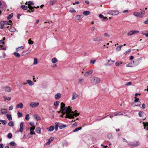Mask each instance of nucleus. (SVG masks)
Wrapping results in <instances>:
<instances>
[{"label":"nucleus","mask_w":148,"mask_h":148,"mask_svg":"<svg viewBox=\"0 0 148 148\" xmlns=\"http://www.w3.org/2000/svg\"><path fill=\"white\" fill-rule=\"evenodd\" d=\"M7 137L9 138H11L12 137V134L10 133L8 134L7 135Z\"/></svg>","instance_id":"nucleus-44"},{"label":"nucleus","mask_w":148,"mask_h":148,"mask_svg":"<svg viewBox=\"0 0 148 148\" xmlns=\"http://www.w3.org/2000/svg\"><path fill=\"white\" fill-rule=\"evenodd\" d=\"M28 50H26L25 51H23L21 53V55L22 56H25L27 54L29 53H27V51H28Z\"/></svg>","instance_id":"nucleus-25"},{"label":"nucleus","mask_w":148,"mask_h":148,"mask_svg":"<svg viewBox=\"0 0 148 148\" xmlns=\"http://www.w3.org/2000/svg\"><path fill=\"white\" fill-rule=\"evenodd\" d=\"M8 125L10 127H12L14 125V123L13 121H11L9 122Z\"/></svg>","instance_id":"nucleus-28"},{"label":"nucleus","mask_w":148,"mask_h":148,"mask_svg":"<svg viewBox=\"0 0 148 148\" xmlns=\"http://www.w3.org/2000/svg\"><path fill=\"white\" fill-rule=\"evenodd\" d=\"M60 102L59 101H56L54 103V105L55 106H57L59 104Z\"/></svg>","instance_id":"nucleus-50"},{"label":"nucleus","mask_w":148,"mask_h":148,"mask_svg":"<svg viewBox=\"0 0 148 148\" xmlns=\"http://www.w3.org/2000/svg\"><path fill=\"white\" fill-rule=\"evenodd\" d=\"M56 1H52L50 2V5H53L55 3H56Z\"/></svg>","instance_id":"nucleus-52"},{"label":"nucleus","mask_w":148,"mask_h":148,"mask_svg":"<svg viewBox=\"0 0 148 148\" xmlns=\"http://www.w3.org/2000/svg\"><path fill=\"white\" fill-rule=\"evenodd\" d=\"M8 21H1L0 22V25H4V26L8 24Z\"/></svg>","instance_id":"nucleus-16"},{"label":"nucleus","mask_w":148,"mask_h":148,"mask_svg":"<svg viewBox=\"0 0 148 148\" xmlns=\"http://www.w3.org/2000/svg\"><path fill=\"white\" fill-rule=\"evenodd\" d=\"M13 15V13H11L7 17V18L9 20L12 17Z\"/></svg>","instance_id":"nucleus-37"},{"label":"nucleus","mask_w":148,"mask_h":148,"mask_svg":"<svg viewBox=\"0 0 148 148\" xmlns=\"http://www.w3.org/2000/svg\"><path fill=\"white\" fill-rule=\"evenodd\" d=\"M9 30L11 32H14L16 30L14 27H12L9 29Z\"/></svg>","instance_id":"nucleus-36"},{"label":"nucleus","mask_w":148,"mask_h":148,"mask_svg":"<svg viewBox=\"0 0 148 148\" xmlns=\"http://www.w3.org/2000/svg\"><path fill=\"white\" fill-rule=\"evenodd\" d=\"M17 114L18 116L19 117H21L23 116L22 114L21 113H20L19 111L18 112Z\"/></svg>","instance_id":"nucleus-43"},{"label":"nucleus","mask_w":148,"mask_h":148,"mask_svg":"<svg viewBox=\"0 0 148 148\" xmlns=\"http://www.w3.org/2000/svg\"><path fill=\"white\" fill-rule=\"evenodd\" d=\"M6 54L4 52L0 51V58H5Z\"/></svg>","instance_id":"nucleus-13"},{"label":"nucleus","mask_w":148,"mask_h":148,"mask_svg":"<svg viewBox=\"0 0 148 148\" xmlns=\"http://www.w3.org/2000/svg\"><path fill=\"white\" fill-rule=\"evenodd\" d=\"M0 122H1L2 124H3V125H5L6 123V122L5 121L1 120L0 121Z\"/></svg>","instance_id":"nucleus-40"},{"label":"nucleus","mask_w":148,"mask_h":148,"mask_svg":"<svg viewBox=\"0 0 148 148\" xmlns=\"http://www.w3.org/2000/svg\"><path fill=\"white\" fill-rule=\"evenodd\" d=\"M82 129V127H79L76 128L73 131V132H76L80 130H81Z\"/></svg>","instance_id":"nucleus-26"},{"label":"nucleus","mask_w":148,"mask_h":148,"mask_svg":"<svg viewBox=\"0 0 148 148\" xmlns=\"http://www.w3.org/2000/svg\"><path fill=\"white\" fill-rule=\"evenodd\" d=\"M92 72L93 71L92 70H89L85 73L84 75L86 76H88L89 75L91 74Z\"/></svg>","instance_id":"nucleus-7"},{"label":"nucleus","mask_w":148,"mask_h":148,"mask_svg":"<svg viewBox=\"0 0 148 148\" xmlns=\"http://www.w3.org/2000/svg\"><path fill=\"white\" fill-rule=\"evenodd\" d=\"M37 58H34V64L36 65L37 63Z\"/></svg>","instance_id":"nucleus-45"},{"label":"nucleus","mask_w":148,"mask_h":148,"mask_svg":"<svg viewBox=\"0 0 148 148\" xmlns=\"http://www.w3.org/2000/svg\"><path fill=\"white\" fill-rule=\"evenodd\" d=\"M132 84V82H129L126 83L125 85L126 86H128L131 85Z\"/></svg>","instance_id":"nucleus-55"},{"label":"nucleus","mask_w":148,"mask_h":148,"mask_svg":"<svg viewBox=\"0 0 148 148\" xmlns=\"http://www.w3.org/2000/svg\"><path fill=\"white\" fill-rule=\"evenodd\" d=\"M123 114L121 112H118L117 113H115L114 114V116H120V115H122Z\"/></svg>","instance_id":"nucleus-38"},{"label":"nucleus","mask_w":148,"mask_h":148,"mask_svg":"<svg viewBox=\"0 0 148 148\" xmlns=\"http://www.w3.org/2000/svg\"><path fill=\"white\" fill-rule=\"evenodd\" d=\"M29 44H33L34 43V41H32L31 39H29L28 40V42Z\"/></svg>","instance_id":"nucleus-42"},{"label":"nucleus","mask_w":148,"mask_h":148,"mask_svg":"<svg viewBox=\"0 0 148 148\" xmlns=\"http://www.w3.org/2000/svg\"><path fill=\"white\" fill-rule=\"evenodd\" d=\"M0 115L5 114L7 113V110L5 109H2L1 110Z\"/></svg>","instance_id":"nucleus-12"},{"label":"nucleus","mask_w":148,"mask_h":148,"mask_svg":"<svg viewBox=\"0 0 148 148\" xmlns=\"http://www.w3.org/2000/svg\"><path fill=\"white\" fill-rule=\"evenodd\" d=\"M136 62L133 61V64H132V62H130V63L127 64L126 65V66L127 67H133V66H135V65H136V64L135 65V64H134V63Z\"/></svg>","instance_id":"nucleus-8"},{"label":"nucleus","mask_w":148,"mask_h":148,"mask_svg":"<svg viewBox=\"0 0 148 148\" xmlns=\"http://www.w3.org/2000/svg\"><path fill=\"white\" fill-rule=\"evenodd\" d=\"M20 128L19 131L21 132H22L23 130V123H21L20 124Z\"/></svg>","instance_id":"nucleus-15"},{"label":"nucleus","mask_w":148,"mask_h":148,"mask_svg":"<svg viewBox=\"0 0 148 148\" xmlns=\"http://www.w3.org/2000/svg\"><path fill=\"white\" fill-rule=\"evenodd\" d=\"M54 139L53 138V137H51L49 139L48 141L50 143L51 141H52Z\"/></svg>","instance_id":"nucleus-58"},{"label":"nucleus","mask_w":148,"mask_h":148,"mask_svg":"<svg viewBox=\"0 0 148 148\" xmlns=\"http://www.w3.org/2000/svg\"><path fill=\"white\" fill-rule=\"evenodd\" d=\"M61 94L60 93L56 94L55 96V98L56 99H60L61 97Z\"/></svg>","instance_id":"nucleus-14"},{"label":"nucleus","mask_w":148,"mask_h":148,"mask_svg":"<svg viewBox=\"0 0 148 148\" xmlns=\"http://www.w3.org/2000/svg\"><path fill=\"white\" fill-rule=\"evenodd\" d=\"M21 8L25 10H26L27 9V6L24 5H21Z\"/></svg>","instance_id":"nucleus-33"},{"label":"nucleus","mask_w":148,"mask_h":148,"mask_svg":"<svg viewBox=\"0 0 148 148\" xmlns=\"http://www.w3.org/2000/svg\"><path fill=\"white\" fill-rule=\"evenodd\" d=\"M78 96V95L75 92H73L72 97V100H73L75 99Z\"/></svg>","instance_id":"nucleus-11"},{"label":"nucleus","mask_w":148,"mask_h":148,"mask_svg":"<svg viewBox=\"0 0 148 148\" xmlns=\"http://www.w3.org/2000/svg\"><path fill=\"white\" fill-rule=\"evenodd\" d=\"M123 45H119L116 48V50L118 51H119L121 50V47H122Z\"/></svg>","instance_id":"nucleus-23"},{"label":"nucleus","mask_w":148,"mask_h":148,"mask_svg":"<svg viewBox=\"0 0 148 148\" xmlns=\"http://www.w3.org/2000/svg\"><path fill=\"white\" fill-rule=\"evenodd\" d=\"M9 121H10L12 120V118L11 115L7 114L6 115Z\"/></svg>","instance_id":"nucleus-27"},{"label":"nucleus","mask_w":148,"mask_h":148,"mask_svg":"<svg viewBox=\"0 0 148 148\" xmlns=\"http://www.w3.org/2000/svg\"><path fill=\"white\" fill-rule=\"evenodd\" d=\"M36 132L40 134L41 133V129L40 127H37L35 130Z\"/></svg>","instance_id":"nucleus-21"},{"label":"nucleus","mask_w":148,"mask_h":148,"mask_svg":"<svg viewBox=\"0 0 148 148\" xmlns=\"http://www.w3.org/2000/svg\"><path fill=\"white\" fill-rule=\"evenodd\" d=\"M54 127L53 126H51L47 128V129L49 132H51L53 131L54 130Z\"/></svg>","instance_id":"nucleus-20"},{"label":"nucleus","mask_w":148,"mask_h":148,"mask_svg":"<svg viewBox=\"0 0 148 148\" xmlns=\"http://www.w3.org/2000/svg\"><path fill=\"white\" fill-rule=\"evenodd\" d=\"M102 38L101 36L97 37V38H95L93 39V41H102Z\"/></svg>","instance_id":"nucleus-10"},{"label":"nucleus","mask_w":148,"mask_h":148,"mask_svg":"<svg viewBox=\"0 0 148 148\" xmlns=\"http://www.w3.org/2000/svg\"><path fill=\"white\" fill-rule=\"evenodd\" d=\"M58 62V60L56 58H53L52 60V62L53 63H55Z\"/></svg>","instance_id":"nucleus-35"},{"label":"nucleus","mask_w":148,"mask_h":148,"mask_svg":"<svg viewBox=\"0 0 148 148\" xmlns=\"http://www.w3.org/2000/svg\"><path fill=\"white\" fill-rule=\"evenodd\" d=\"M26 82L28 84L29 86H32L34 84L33 82L29 79L27 80Z\"/></svg>","instance_id":"nucleus-19"},{"label":"nucleus","mask_w":148,"mask_h":148,"mask_svg":"<svg viewBox=\"0 0 148 148\" xmlns=\"http://www.w3.org/2000/svg\"><path fill=\"white\" fill-rule=\"evenodd\" d=\"M145 11L144 10H141L139 13V17H142L145 14Z\"/></svg>","instance_id":"nucleus-9"},{"label":"nucleus","mask_w":148,"mask_h":148,"mask_svg":"<svg viewBox=\"0 0 148 148\" xmlns=\"http://www.w3.org/2000/svg\"><path fill=\"white\" fill-rule=\"evenodd\" d=\"M91 82L92 83L98 84L100 82V79L98 77H93L91 80Z\"/></svg>","instance_id":"nucleus-2"},{"label":"nucleus","mask_w":148,"mask_h":148,"mask_svg":"<svg viewBox=\"0 0 148 148\" xmlns=\"http://www.w3.org/2000/svg\"><path fill=\"white\" fill-rule=\"evenodd\" d=\"M138 14H139V13L138 12H135L134 13V14H133L134 16H136L139 17V16H138V15H139Z\"/></svg>","instance_id":"nucleus-46"},{"label":"nucleus","mask_w":148,"mask_h":148,"mask_svg":"<svg viewBox=\"0 0 148 148\" xmlns=\"http://www.w3.org/2000/svg\"><path fill=\"white\" fill-rule=\"evenodd\" d=\"M84 80L83 79H79L78 83L79 84H81L82 82Z\"/></svg>","instance_id":"nucleus-54"},{"label":"nucleus","mask_w":148,"mask_h":148,"mask_svg":"<svg viewBox=\"0 0 148 148\" xmlns=\"http://www.w3.org/2000/svg\"><path fill=\"white\" fill-rule=\"evenodd\" d=\"M29 115L28 114H27L25 117V119L27 121H29Z\"/></svg>","instance_id":"nucleus-41"},{"label":"nucleus","mask_w":148,"mask_h":148,"mask_svg":"<svg viewBox=\"0 0 148 148\" xmlns=\"http://www.w3.org/2000/svg\"><path fill=\"white\" fill-rule=\"evenodd\" d=\"M135 99L134 100L135 102H137L139 100V98H137L136 97H135Z\"/></svg>","instance_id":"nucleus-63"},{"label":"nucleus","mask_w":148,"mask_h":148,"mask_svg":"<svg viewBox=\"0 0 148 148\" xmlns=\"http://www.w3.org/2000/svg\"><path fill=\"white\" fill-rule=\"evenodd\" d=\"M35 126H32L31 128L30 131H34V130L35 129Z\"/></svg>","instance_id":"nucleus-57"},{"label":"nucleus","mask_w":148,"mask_h":148,"mask_svg":"<svg viewBox=\"0 0 148 148\" xmlns=\"http://www.w3.org/2000/svg\"><path fill=\"white\" fill-rule=\"evenodd\" d=\"M60 105V109L62 110V113L63 114L66 113L65 118L73 119L74 117L73 116L74 113V112L72 111L71 107L70 106H69L68 107H65V104L63 102H62Z\"/></svg>","instance_id":"nucleus-1"},{"label":"nucleus","mask_w":148,"mask_h":148,"mask_svg":"<svg viewBox=\"0 0 148 148\" xmlns=\"http://www.w3.org/2000/svg\"><path fill=\"white\" fill-rule=\"evenodd\" d=\"M34 119L38 120H39V119H38V116L36 115H34Z\"/></svg>","instance_id":"nucleus-62"},{"label":"nucleus","mask_w":148,"mask_h":148,"mask_svg":"<svg viewBox=\"0 0 148 148\" xmlns=\"http://www.w3.org/2000/svg\"><path fill=\"white\" fill-rule=\"evenodd\" d=\"M39 103H33L32 102L30 104V106L32 108H35L38 106Z\"/></svg>","instance_id":"nucleus-6"},{"label":"nucleus","mask_w":148,"mask_h":148,"mask_svg":"<svg viewBox=\"0 0 148 148\" xmlns=\"http://www.w3.org/2000/svg\"><path fill=\"white\" fill-rule=\"evenodd\" d=\"M143 114V113L141 111H140L138 113L139 116L140 117H142V115Z\"/></svg>","instance_id":"nucleus-48"},{"label":"nucleus","mask_w":148,"mask_h":148,"mask_svg":"<svg viewBox=\"0 0 148 148\" xmlns=\"http://www.w3.org/2000/svg\"><path fill=\"white\" fill-rule=\"evenodd\" d=\"M83 14L85 15H88L90 14V12L89 11H85L83 12Z\"/></svg>","instance_id":"nucleus-32"},{"label":"nucleus","mask_w":148,"mask_h":148,"mask_svg":"<svg viewBox=\"0 0 148 148\" xmlns=\"http://www.w3.org/2000/svg\"><path fill=\"white\" fill-rule=\"evenodd\" d=\"M28 3L29 5H34V3H33L32 1H29L28 2Z\"/></svg>","instance_id":"nucleus-56"},{"label":"nucleus","mask_w":148,"mask_h":148,"mask_svg":"<svg viewBox=\"0 0 148 148\" xmlns=\"http://www.w3.org/2000/svg\"><path fill=\"white\" fill-rule=\"evenodd\" d=\"M75 112L76 113H75L74 114L73 116H78V115H79V114L78 113H77V110H75Z\"/></svg>","instance_id":"nucleus-53"},{"label":"nucleus","mask_w":148,"mask_h":148,"mask_svg":"<svg viewBox=\"0 0 148 148\" xmlns=\"http://www.w3.org/2000/svg\"><path fill=\"white\" fill-rule=\"evenodd\" d=\"M0 46L1 47V49L5 50H6V48L5 47L2 45H0Z\"/></svg>","instance_id":"nucleus-49"},{"label":"nucleus","mask_w":148,"mask_h":148,"mask_svg":"<svg viewBox=\"0 0 148 148\" xmlns=\"http://www.w3.org/2000/svg\"><path fill=\"white\" fill-rule=\"evenodd\" d=\"M3 97L4 99H6L8 101H10L11 99V98L10 97H7L5 96H3Z\"/></svg>","instance_id":"nucleus-47"},{"label":"nucleus","mask_w":148,"mask_h":148,"mask_svg":"<svg viewBox=\"0 0 148 148\" xmlns=\"http://www.w3.org/2000/svg\"><path fill=\"white\" fill-rule=\"evenodd\" d=\"M23 104L22 103H20L19 104H17L16 106V108H23Z\"/></svg>","instance_id":"nucleus-18"},{"label":"nucleus","mask_w":148,"mask_h":148,"mask_svg":"<svg viewBox=\"0 0 148 148\" xmlns=\"http://www.w3.org/2000/svg\"><path fill=\"white\" fill-rule=\"evenodd\" d=\"M66 127V125H63L61 126H59V128L60 129H62L63 128L65 127Z\"/></svg>","instance_id":"nucleus-39"},{"label":"nucleus","mask_w":148,"mask_h":148,"mask_svg":"<svg viewBox=\"0 0 148 148\" xmlns=\"http://www.w3.org/2000/svg\"><path fill=\"white\" fill-rule=\"evenodd\" d=\"M60 123H56L55 125V129L56 130H58V128L59 127Z\"/></svg>","instance_id":"nucleus-22"},{"label":"nucleus","mask_w":148,"mask_h":148,"mask_svg":"<svg viewBox=\"0 0 148 148\" xmlns=\"http://www.w3.org/2000/svg\"><path fill=\"white\" fill-rule=\"evenodd\" d=\"M119 12L117 10H111L109 11L108 13L113 15H115L118 14Z\"/></svg>","instance_id":"nucleus-4"},{"label":"nucleus","mask_w":148,"mask_h":148,"mask_svg":"<svg viewBox=\"0 0 148 148\" xmlns=\"http://www.w3.org/2000/svg\"><path fill=\"white\" fill-rule=\"evenodd\" d=\"M82 18V16L81 15H77L75 16V18L77 20H79L81 19Z\"/></svg>","instance_id":"nucleus-30"},{"label":"nucleus","mask_w":148,"mask_h":148,"mask_svg":"<svg viewBox=\"0 0 148 148\" xmlns=\"http://www.w3.org/2000/svg\"><path fill=\"white\" fill-rule=\"evenodd\" d=\"M29 134L31 135L34 134L35 135V133L34 131H30Z\"/></svg>","instance_id":"nucleus-61"},{"label":"nucleus","mask_w":148,"mask_h":148,"mask_svg":"<svg viewBox=\"0 0 148 148\" xmlns=\"http://www.w3.org/2000/svg\"><path fill=\"white\" fill-rule=\"evenodd\" d=\"M16 84L17 85V87L18 88L21 87L22 86V84H21L20 83V82L18 81L16 82Z\"/></svg>","instance_id":"nucleus-24"},{"label":"nucleus","mask_w":148,"mask_h":148,"mask_svg":"<svg viewBox=\"0 0 148 148\" xmlns=\"http://www.w3.org/2000/svg\"><path fill=\"white\" fill-rule=\"evenodd\" d=\"M128 145L136 147L139 145V143L138 141H134L131 143H129Z\"/></svg>","instance_id":"nucleus-3"},{"label":"nucleus","mask_w":148,"mask_h":148,"mask_svg":"<svg viewBox=\"0 0 148 148\" xmlns=\"http://www.w3.org/2000/svg\"><path fill=\"white\" fill-rule=\"evenodd\" d=\"M107 137L109 139H111L113 138V136L111 134H109L107 135Z\"/></svg>","instance_id":"nucleus-29"},{"label":"nucleus","mask_w":148,"mask_h":148,"mask_svg":"<svg viewBox=\"0 0 148 148\" xmlns=\"http://www.w3.org/2000/svg\"><path fill=\"white\" fill-rule=\"evenodd\" d=\"M122 63L121 62H116L115 63V65L116 66H119V65L121 64Z\"/></svg>","instance_id":"nucleus-59"},{"label":"nucleus","mask_w":148,"mask_h":148,"mask_svg":"<svg viewBox=\"0 0 148 148\" xmlns=\"http://www.w3.org/2000/svg\"><path fill=\"white\" fill-rule=\"evenodd\" d=\"M70 11L71 12H76V11L73 8H72L71 10H70Z\"/></svg>","instance_id":"nucleus-60"},{"label":"nucleus","mask_w":148,"mask_h":148,"mask_svg":"<svg viewBox=\"0 0 148 148\" xmlns=\"http://www.w3.org/2000/svg\"><path fill=\"white\" fill-rule=\"evenodd\" d=\"M144 23L145 24H148V18H147V19L146 21H145Z\"/></svg>","instance_id":"nucleus-64"},{"label":"nucleus","mask_w":148,"mask_h":148,"mask_svg":"<svg viewBox=\"0 0 148 148\" xmlns=\"http://www.w3.org/2000/svg\"><path fill=\"white\" fill-rule=\"evenodd\" d=\"M144 124V128L145 129V127H147V129L148 130V123L146 122L145 123L144 122L143 123Z\"/></svg>","instance_id":"nucleus-34"},{"label":"nucleus","mask_w":148,"mask_h":148,"mask_svg":"<svg viewBox=\"0 0 148 148\" xmlns=\"http://www.w3.org/2000/svg\"><path fill=\"white\" fill-rule=\"evenodd\" d=\"M10 144L12 146H14L15 145V143L13 141H12L10 143Z\"/></svg>","instance_id":"nucleus-51"},{"label":"nucleus","mask_w":148,"mask_h":148,"mask_svg":"<svg viewBox=\"0 0 148 148\" xmlns=\"http://www.w3.org/2000/svg\"><path fill=\"white\" fill-rule=\"evenodd\" d=\"M139 31L136 30L130 31L127 33L128 36H131L135 34L138 33Z\"/></svg>","instance_id":"nucleus-5"},{"label":"nucleus","mask_w":148,"mask_h":148,"mask_svg":"<svg viewBox=\"0 0 148 148\" xmlns=\"http://www.w3.org/2000/svg\"><path fill=\"white\" fill-rule=\"evenodd\" d=\"M14 55L17 58H19L20 55L19 53L17 52H14Z\"/></svg>","instance_id":"nucleus-31"},{"label":"nucleus","mask_w":148,"mask_h":148,"mask_svg":"<svg viewBox=\"0 0 148 148\" xmlns=\"http://www.w3.org/2000/svg\"><path fill=\"white\" fill-rule=\"evenodd\" d=\"M5 90L8 92H10L11 90V88L8 86H7L5 88Z\"/></svg>","instance_id":"nucleus-17"}]
</instances>
